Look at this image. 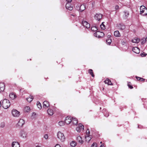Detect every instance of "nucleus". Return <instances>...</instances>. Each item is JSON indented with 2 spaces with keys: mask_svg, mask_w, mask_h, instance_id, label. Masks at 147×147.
Segmentation results:
<instances>
[{
  "mask_svg": "<svg viewBox=\"0 0 147 147\" xmlns=\"http://www.w3.org/2000/svg\"><path fill=\"white\" fill-rule=\"evenodd\" d=\"M97 144L96 143H94L91 145V147H97Z\"/></svg>",
  "mask_w": 147,
  "mask_h": 147,
  "instance_id": "e433bc0d",
  "label": "nucleus"
},
{
  "mask_svg": "<svg viewBox=\"0 0 147 147\" xmlns=\"http://www.w3.org/2000/svg\"><path fill=\"white\" fill-rule=\"evenodd\" d=\"M20 92H22V89H21V90H20Z\"/></svg>",
  "mask_w": 147,
  "mask_h": 147,
  "instance_id": "6e6d98bb",
  "label": "nucleus"
},
{
  "mask_svg": "<svg viewBox=\"0 0 147 147\" xmlns=\"http://www.w3.org/2000/svg\"><path fill=\"white\" fill-rule=\"evenodd\" d=\"M72 118L70 116L66 117L65 119V123L67 124H69L72 121Z\"/></svg>",
  "mask_w": 147,
  "mask_h": 147,
  "instance_id": "9d476101",
  "label": "nucleus"
},
{
  "mask_svg": "<svg viewBox=\"0 0 147 147\" xmlns=\"http://www.w3.org/2000/svg\"><path fill=\"white\" fill-rule=\"evenodd\" d=\"M76 145V143L74 141H72L70 143V145L72 147H75Z\"/></svg>",
  "mask_w": 147,
  "mask_h": 147,
  "instance_id": "7c9ffc66",
  "label": "nucleus"
},
{
  "mask_svg": "<svg viewBox=\"0 0 147 147\" xmlns=\"http://www.w3.org/2000/svg\"><path fill=\"white\" fill-rule=\"evenodd\" d=\"M44 137L45 139H47L48 138V135L47 134H45V135Z\"/></svg>",
  "mask_w": 147,
  "mask_h": 147,
  "instance_id": "a19ab883",
  "label": "nucleus"
},
{
  "mask_svg": "<svg viewBox=\"0 0 147 147\" xmlns=\"http://www.w3.org/2000/svg\"><path fill=\"white\" fill-rule=\"evenodd\" d=\"M100 147H105L104 144H102Z\"/></svg>",
  "mask_w": 147,
  "mask_h": 147,
  "instance_id": "09e8293b",
  "label": "nucleus"
},
{
  "mask_svg": "<svg viewBox=\"0 0 147 147\" xmlns=\"http://www.w3.org/2000/svg\"><path fill=\"white\" fill-rule=\"evenodd\" d=\"M20 136L23 138H26L27 137V133L24 131H21L20 133Z\"/></svg>",
  "mask_w": 147,
  "mask_h": 147,
  "instance_id": "0eeeda50",
  "label": "nucleus"
},
{
  "mask_svg": "<svg viewBox=\"0 0 147 147\" xmlns=\"http://www.w3.org/2000/svg\"><path fill=\"white\" fill-rule=\"evenodd\" d=\"M112 41L111 39L108 38L106 40V42L107 45H110L111 42Z\"/></svg>",
  "mask_w": 147,
  "mask_h": 147,
  "instance_id": "72a5a7b5",
  "label": "nucleus"
},
{
  "mask_svg": "<svg viewBox=\"0 0 147 147\" xmlns=\"http://www.w3.org/2000/svg\"><path fill=\"white\" fill-rule=\"evenodd\" d=\"M36 147H40V146H36Z\"/></svg>",
  "mask_w": 147,
  "mask_h": 147,
  "instance_id": "5fc2aeb1",
  "label": "nucleus"
},
{
  "mask_svg": "<svg viewBox=\"0 0 147 147\" xmlns=\"http://www.w3.org/2000/svg\"><path fill=\"white\" fill-rule=\"evenodd\" d=\"M136 78L138 80H140V79H141V78L138 77H136Z\"/></svg>",
  "mask_w": 147,
  "mask_h": 147,
  "instance_id": "c03bdc74",
  "label": "nucleus"
},
{
  "mask_svg": "<svg viewBox=\"0 0 147 147\" xmlns=\"http://www.w3.org/2000/svg\"><path fill=\"white\" fill-rule=\"evenodd\" d=\"M58 124L61 126H63L65 124V122L63 121H61L58 123Z\"/></svg>",
  "mask_w": 147,
  "mask_h": 147,
  "instance_id": "c756f323",
  "label": "nucleus"
},
{
  "mask_svg": "<svg viewBox=\"0 0 147 147\" xmlns=\"http://www.w3.org/2000/svg\"><path fill=\"white\" fill-rule=\"evenodd\" d=\"M111 37V35H108L107 36V37L108 38H109Z\"/></svg>",
  "mask_w": 147,
  "mask_h": 147,
  "instance_id": "8fccbe9b",
  "label": "nucleus"
},
{
  "mask_svg": "<svg viewBox=\"0 0 147 147\" xmlns=\"http://www.w3.org/2000/svg\"><path fill=\"white\" fill-rule=\"evenodd\" d=\"M89 73L90 74L92 77L94 76V75L93 74V71L92 69H90L88 71Z\"/></svg>",
  "mask_w": 147,
  "mask_h": 147,
  "instance_id": "f704fd0d",
  "label": "nucleus"
},
{
  "mask_svg": "<svg viewBox=\"0 0 147 147\" xmlns=\"http://www.w3.org/2000/svg\"><path fill=\"white\" fill-rule=\"evenodd\" d=\"M2 107L5 109H7L10 106V103L9 100L7 99H4L2 104Z\"/></svg>",
  "mask_w": 147,
  "mask_h": 147,
  "instance_id": "f257e3e1",
  "label": "nucleus"
},
{
  "mask_svg": "<svg viewBox=\"0 0 147 147\" xmlns=\"http://www.w3.org/2000/svg\"><path fill=\"white\" fill-rule=\"evenodd\" d=\"M76 140L77 141L81 144L83 143V141L82 140V138L80 136H79L77 137Z\"/></svg>",
  "mask_w": 147,
  "mask_h": 147,
  "instance_id": "dca6fc26",
  "label": "nucleus"
},
{
  "mask_svg": "<svg viewBox=\"0 0 147 147\" xmlns=\"http://www.w3.org/2000/svg\"><path fill=\"white\" fill-rule=\"evenodd\" d=\"M118 27L120 30H123L125 28V25L123 24H119L118 25Z\"/></svg>",
  "mask_w": 147,
  "mask_h": 147,
  "instance_id": "2eb2a0df",
  "label": "nucleus"
},
{
  "mask_svg": "<svg viewBox=\"0 0 147 147\" xmlns=\"http://www.w3.org/2000/svg\"><path fill=\"white\" fill-rule=\"evenodd\" d=\"M128 86L129 88H130L131 89H132L133 88V87L132 86H131V85L129 84H128Z\"/></svg>",
  "mask_w": 147,
  "mask_h": 147,
  "instance_id": "79ce46f5",
  "label": "nucleus"
},
{
  "mask_svg": "<svg viewBox=\"0 0 147 147\" xmlns=\"http://www.w3.org/2000/svg\"><path fill=\"white\" fill-rule=\"evenodd\" d=\"M55 147H61V146H60L58 144H56L55 146Z\"/></svg>",
  "mask_w": 147,
  "mask_h": 147,
  "instance_id": "a18cd8bd",
  "label": "nucleus"
},
{
  "mask_svg": "<svg viewBox=\"0 0 147 147\" xmlns=\"http://www.w3.org/2000/svg\"><path fill=\"white\" fill-rule=\"evenodd\" d=\"M12 147H20V145L19 143L17 142H13L12 144Z\"/></svg>",
  "mask_w": 147,
  "mask_h": 147,
  "instance_id": "ddd939ff",
  "label": "nucleus"
},
{
  "mask_svg": "<svg viewBox=\"0 0 147 147\" xmlns=\"http://www.w3.org/2000/svg\"><path fill=\"white\" fill-rule=\"evenodd\" d=\"M102 142H100V144H102Z\"/></svg>",
  "mask_w": 147,
  "mask_h": 147,
  "instance_id": "13d9d810",
  "label": "nucleus"
},
{
  "mask_svg": "<svg viewBox=\"0 0 147 147\" xmlns=\"http://www.w3.org/2000/svg\"><path fill=\"white\" fill-rule=\"evenodd\" d=\"M104 82L105 84H107L108 85H113V84L111 81L109 79H107L106 80H105Z\"/></svg>",
  "mask_w": 147,
  "mask_h": 147,
  "instance_id": "393cba45",
  "label": "nucleus"
},
{
  "mask_svg": "<svg viewBox=\"0 0 147 147\" xmlns=\"http://www.w3.org/2000/svg\"><path fill=\"white\" fill-rule=\"evenodd\" d=\"M114 36L117 37L120 36L121 34L118 31H116L114 32Z\"/></svg>",
  "mask_w": 147,
  "mask_h": 147,
  "instance_id": "a878e982",
  "label": "nucleus"
},
{
  "mask_svg": "<svg viewBox=\"0 0 147 147\" xmlns=\"http://www.w3.org/2000/svg\"><path fill=\"white\" fill-rule=\"evenodd\" d=\"M94 36L98 38L102 37L104 36V33L100 31H97L94 34Z\"/></svg>",
  "mask_w": 147,
  "mask_h": 147,
  "instance_id": "39448f33",
  "label": "nucleus"
},
{
  "mask_svg": "<svg viewBox=\"0 0 147 147\" xmlns=\"http://www.w3.org/2000/svg\"><path fill=\"white\" fill-rule=\"evenodd\" d=\"M43 107L44 108L48 107L49 106V102L47 101H45L43 102Z\"/></svg>",
  "mask_w": 147,
  "mask_h": 147,
  "instance_id": "aec40b11",
  "label": "nucleus"
},
{
  "mask_svg": "<svg viewBox=\"0 0 147 147\" xmlns=\"http://www.w3.org/2000/svg\"><path fill=\"white\" fill-rule=\"evenodd\" d=\"M147 54L145 53H143L141 54V55L142 57H144Z\"/></svg>",
  "mask_w": 147,
  "mask_h": 147,
  "instance_id": "4c0bfd02",
  "label": "nucleus"
},
{
  "mask_svg": "<svg viewBox=\"0 0 147 147\" xmlns=\"http://www.w3.org/2000/svg\"><path fill=\"white\" fill-rule=\"evenodd\" d=\"M144 80H145L144 79H143V78H141V79H140V81H143Z\"/></svg>",
  "mask_w": 147,
  "mask_h": 147,
  "instance_id": "de8ad7c7",
  "label": "nucleus"
},
{
  "mask_svg": "<svg viewBox=\"0 0 147 147\" xmlns=\"http://www.w3.org/2000/svg\"><path fill=\"white\" fill-rule=\"evenodd\" d=\"M105 116L106 117H107L109 115H108L107 116V115H105Z\"/></svg>",
  "mask_w": 147,
  "mask_h": 147,
  "instance_id": "864d4df0",
  "label": "nucleus"
},
{
  "mask_svg": "<svg viewBox=\"0 0 147 147\" xmlns=\"http://www.w3.org/2000/svg\"><path fill=\"white\" fill-rule=\"evenodd\" d=\"M30 108L28 106L26 107L24 109V111L26 112H28L30 111Z\"/></svg>",
  "mask_w": 147,
  "mask_h": 147,
  "instance_id": "c85d7f7f",
  "label": "nucleus"
},
{
  "mask_svg": "<svg viewBox=\"0 0 147 147\" xmlns=\"http://www.w3.org/2000/svg\"><path fill=\"white\" fill-rule=\"evenodd\" d=\"M12 115L15 117H18L20 115V112L15 109H13L11 111Z\"/></svg>",
  "mask_w": 147,
  "mask_h": 147,
  "instance_id": "20e7f679",
  "label": "nucleus"
},
{
  "mask_svg": "<svg viewBox=\"0 0 147 147\" xmlns=\"http://www.w3.org/2000/svg\"><path fill=\"white\" fill-rule=\"evenodd\" d=\"M47 112L48 114L50 116H52L53 114V110L51 109H48Z\"/></svg>",
  "mask_w": 147,
  "mask_h": 147,
  "instance_id": "5701e85b",
  "label": "nucleus"
},
{
  "mask_svg": "<svg viewBox=\"0 0 147 147\" xmlns=\"http://www.w3.org/2000/svg\"><path fill=\"white\" fill-rule=\"evenodd\" d=\"M9 97L11 99H14L15 98L16 96L15 94L13 93H11L9 94Z\"/></svg>",
  "mask_w": 147,
  "mask_h": 147,
  "instance_id": "4be33fe9",
  "label": "nucleus"
},
{
  "mask_svg": "<svg viewBox=\"0 0 147 147\" xmlns=\"http://www.w3.org/2000/svg\"><path fill=\"white\" fill-rule=\"evenodd\" d=\"M66 1L68 3H70L71 2L72 0H66Z\"/></svg>",
  "mask_w": 147,
  "mask_h": 147,
  "instance_id": "49530a36",
  "label": "nucleus"
},
{
  "mask_svg": "<svg viewBox=\"0 0 147 147\" xmlns=\"http://www.w3.org/2000/svg\"><path fill=\"white\" fill-rule=\"evenodd\" d=\"M5 85L3 83H0V90L1 91H3L4 90Z\"/></svg>",
  "mask_w": 147,
  "mask_h": 147,
  "instance_id": "412c9836",
  "label": "nucleus"
},
{
  "mask_svg": "<svg viewBox=\"0 0 147 147\" xmlns=\"http://www.w3.org/2000/svg\"><path fill=\"white\" fill-rule=\"evenodd\" d=\"M25 121L23 119H20L18 121V125L20 127H22L25 123Z\"/></svg>",
  "mask_w": 147,
  "mask_h": 147,
  "instance_id": "f8f14e48",
  "label": "nucleus"
},
{
  "mask_svg": "<svg viewBox=\"0 0 147 147\" xmlns=\"http://www.w3.org/2000/svg\"><path fill=\"white\" fill-rule=\"evenodd\" d=\"M65 7L67 9L69 10H71L73 9L72 7L70 5V4L68 3H67L66 4Z\"/></svg>",
  "mask_w": 147,
  "mask_h": 147,
  "instance_id": "6ab92c4d",
  "label": "nucleus"
},
{
  "mask_svg": "<svg viewBox=\"0 0 147 147\" xmlns=\"http://www.w3.org/2000/svg\"><path fill=\"white\" fill-rule=\"evenodd\" d=\"M82 24L83 26L86 28H89L90 27V24L86 21H83Z\"/></svg>",
  "mask_w": 147,
  "mask_h": 147,
  "instance_id": "9b49d317",
  "label": "nucleus"
},
{
  "mask_svg": "<svg viewBox=\"0 0 147 147\" xmlns=\"http://www.w3.org/2000/svg\"><path fill=\"white\" fill-rule=\"evenodd\" d=\"M133 51L137 54H138L140 53V49H139L136 47H133L132 49Z\"/></svg>",
  "mask_w": 147,
  "mask_h": 147,
  "instance_id": "4468645a",
  "label": "nucleus"
},
{
  "mask_svg": "<svg viewBox=\"0 0 147 147\" xmlns=\"http://www.w3.org/2000/svg\"><path fill=\"white\" fill-rule=\"evenodd\" d=\"M90 131L88 129L86 131V135H90Z\"/></svg>",
  "mask_w": 147,
  "mask_h": 147,
  "instance_id": "ea45409f",
  "label": "nucleus"
},
{
  "mask_svg": "<svg viewBox=\"0 0 147 147\" xmlns=\"http://www.w3.org/2000/svg\"><path fill=\"white\" fill-rule=\"evenodd\" d=\"M71 121L72 122L73 124L74 125L76 124L78 122V120L76 118H73Z\"/></svg>",
  "mask_w": 147,
  "mask_h": 147,
  "instance_id": "bb28decb",
  "label": "nucleus"
},
{
  "mask_svg": "<svg viewBox=\"0 0 147 147\" xmlns=\"http://www.w3.org/2000/svg\"><path fill=\"white\" fill-rule=\"evenodd\" d=\"M91 30L93 31H96L97 30V28L96 26H93L91 27Z\"/></svg>",
  "mask_w": 147,
  "mask_h": 147,
  "instance_id": "473e14b6",
  "label": "nucleus"
},
{
  "mask_svg": "<svg viewBox=\"0 0 147 147\" xmlns=\"http://www.w3.org/2000/svg\"><path fill=\"white\" fill-rule=\"evenodd\" d=\"M129 15V12L128 11H125L123 13L122 17L123 19H126Z\"/></svg>",
  "mask_w": 147,
  "mask_h": 147,
  "instance_id": "423d86ee",
  "label": "nucleus"
},
{
  "mask_svg": "<svg viewBox=\"0 0 147 147\" xmlns=\"http://www.w3.org/2000/svg\"><path fill=\"white\" fill-rule=\"evenodd\" d=\"M58 138L61 141L63 142L65 140V137L63 134L60 131H59L57 134Z\"/></svg>",
  "mask_w": 147,
  "mask_h": 147,
  "instance_id": "7ed1b4c3",
  "label": "nucleus"
},
{
  "mask_svg": "<svg viewBox=\"0 0 147 147\" xmlns=\"http://www.w3.org/2000/svg\"><path fill=\"white\" fill-rule=\"evenodd\" d=\"M102 14L100 13H97L95 15L94 18L96 20L99 21L102 18Z\"/></svg>",
  "mask_w": 147,
  "mask_h": 147,
  "instance_id": "1a4fd4ad",
  "label": "nucleus"
},
{
  "mask_svg": "<svg viewBox=\"0 0 147 147\" xmlns=\"http://www.w3.org/2000/svg\"><path fill=\"white\" fill-rule=\"evenodd\" d=\"M5 126V124L4 123L2 122L1 123V127L3 128Z\"/></svg>",
  "mask_w": 147,
  "mask_h": 147,
  "instance_id": "58836bf2",
  "label": "nucleus"
},
{
  "mask_svg": "<svg viewBox=\"0 0 147 147\" xmlns=\"http://www.w3.org/2000/svg\"><path fill=\"white\" fill-rule=\"evenodd\" d=\"M33 99V97L32 96H31L30 95V96L28 98H26V100L27 101L29 102H30L31 101H32Z\"/></svg>",
  "mask_w": 147,
  "mask_h": 147,
  "instance_id": "cd10ccee",
  "label": "nucleus"
},
{
  "mask_svg": "<svg viewBox=\"0 0 147 147\" xmlns=\"http://www.w3.org/2000/svg\"><path fill=\"white\" fill-rule=\"evenodd\" d=\"M140 41V39L137 38H134L133 39L131 40L132 42L135 43H138Z\"/></svg>",
  "mask_w": 147,
  "mask_h": 147,
  "instance_id": "a211bd4d",
  "label": "nucleus"
},
{
  "mask_svg": "<svg viewBox=\"0 0 147 147\" xmlns=\"http://www.w3.org/2000/svg\"><path fill=\"white\" fill-rule=\"evenodd\" d=\"M140 14L143 16H145L147 15V9L145 6L142 5L140 7Z\"/></svg>",
  "mask_w": 147,
  "mask_h": 147,
  "instance_id": "f03ea898",
  "label": "nucleus"
},
{
  "mask_svg": "<svg viewBox=\"0 0 147 147\" xmlns=\"http://www.w3.org/2000/svg\"><path fill=\"white\" fill-rule=\"evenodd\" d=\"M122 43L123 44V43H125V42H124V41H123V42H122Z\"/></svg>",
  "mask_w": 147,
  "mask_h": 147,
  "instance_id": "3c124183",
  "label": "nucleus"
},
{
  "mask_svg": "<svg viewBox=\"0 0 147 147\" xmlns=\"http://www.w3.org/2000/svg\"><path fill=\"white\" fill-rule=\"evenodd\" d=\"M144 42H144V41L142 42V43H144Z\"/></svg>",
  "mask_w": 147,
  "mask_h": 147,
  "instance_id": "4d7b16f0",
  "label": "nucleus"
},
{
  "mask_svg": "<svg viewBox=\"0 0 147 147\" xmlns=\"http://www.w3.org/2000/svg\"><path fill=\"white\" fill-rule=\"evenodd\" d=\"M36 105L38 107L39 109H40L42 108V106L40 103L39 101H37L36 103Z\"/></svg>",
  "mask_w": 147,
  "mask_h": 147,
  "instance_id": "2f4dec72",
  "label": "nucleus"
},
{
  "mask_svg": "<svg viewBox=\"0 0 147 147\" xmlns=\"http://www.w3.org/2000/svg\"><path fill=\"white\" fill-rule=\"evenodd\" d=\"M92 138V136L91 135H86L85 137L86 141L88 142L91 140Z\"/></svg>",
  "mask_w": 147,
  "mask_h": 147,
  "instance_id": "f3484780",
  "label": "nucleus"
},
{
  "mask_svg": "<svg viewBox=\"0 0 147 147\" xmlns=\"http://www.w3.org/2000/svg\"><path fill=\"white\" fill-rule=\"evenodd\" d=\"M119 8V6L118 5H117L115 6V9L117 10Z\"/></svg>",
  "mask_w": 147,
  "mask_h": 147,
  "instance_id": "37998d69",
  "label": "nucleus"
},
{
  "mask_svg": "<svg viewBox=\"0 0 147 147\" xmlns=\"http://www.w3.org/2000/svg\"><path fill=\"white\" fill-rule=\"evenodd\" d=\"M86 9V6L84 4H82L81 5L80 7V10L82 11Z\"/></svg>",
  "mask_w": 147,
  "mask_h": 147,
  "instance_id": "b1692460",
  "label": "nucleus"
},
{
  "mask_svg": "<svg viewBox=\"0 0 147 147\" xmlns=\"http://www.w3.org/2000/svg\"><path fill=\"white\" fill-rule=\"evenodd\" d=\"M100 28L102 30H105V26L103 24V22H102L100 26Z\"/></svg>",
  "mask_w": 147,
  "mask_h": 147,
  "instance_id": "c9c22d12",
  "label": "nucleus"
},
{
  "mask_svg": "<svg viewBox=\"0 0 147 147\" xmlns=\"http://www.w3.org/2000/svg\"><path fill=\"white\" fill-rule=\"evenodd\" d=\"M1 102H0V107H1Z\"/></svg>",
  "mask_w": 147,
  "mask_h": 147,
  "instance_id": "603ef678",
  "label": "nucleus"
},
{
  "mask_svg": "<svg viewBox=\"0 0 147 147\" xmlns=\"http://www.w3.org/2000/svg\"><path fill=\"white\" fill-rule=\"evenodd\" d=\"M84 127L83 125L81 123H80L78 125V126L76 128V129L78 132H80L82 130H84Z\"/></svg>",
  "mask_w": 147,
  "mask_h": 147,
  "instance_id": "6e6552de",
  "label": "nucleus"
}]
</instances>
